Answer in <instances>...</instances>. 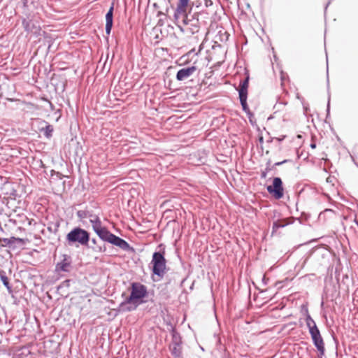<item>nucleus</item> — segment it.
<instances>
[{
    "instance_id": "obj_1",
    "label": "nucleus",
    "mask_w": 358,
    "mask_h": 358,
    "mask_svg": "<svg viewBox=\"0 0 358 358\" xmlns=\"http://www.w3.org/2000/svg\"><path fill=\"white\" fill-rule=\"evenodd\" d=\"M148 295V289L145 285L134 282L131 284L129 296L119 304L115 310L120 313L136 310L141 304L145 303L143 299Z\"/></svg>"
},
{
    "instance_id": "obj_2",
    "label": "nucleus",
    "mask_w": 358,
    "mask_h": 358,
    "mask_svg": "<svg viewBox=\"0 0 358 358\" xmlns=\"http://www.w3.org/2000/svg\"><path fill=\"white\" fill-rule=\"evenodd\" d=\"M90 217V222L92 224V229L101 241L117 246L124 251H134V248L127 241L110 232L106 227H103L99 216L92 215V217Z\"/></svg>"
},
{
    "instance_id": "obj_3",
    "label": "nucleus",
    "mask_w": 358,
    "mask_h": 358,
    "mask_svg": "<svg viewBox=\"0 0 358 358\" xmlns=\"http://www.w3.org/2000/svg\"><path fill=\"white\" fill-rule=\"evenodd\" d=\"M90 241V233L80 227H73L66 236V244L71 247H89Z\"/></svg>"
},
{
    "instance_id": "obj_4",
    "label": "nucleus",
    "mask_w": 358,
    "mask_h": 358,
    "mask_svg": "<svg viewBox=\"0 0 358 358\" xmlns=\"http://www.w3.org/2000/svg\"><path fill=\"white\" fill-rule=\"evenodd\" d=\"M306 323L313 343L320 354L318 358H322L325 353L324 343L315 320L311 317L308 310H306Z\"/></svg>"
},
{
    "instance_id": "obj_5",
    "label": "nucleus",
    "mask_w": 358,
    "mask_h": 358,
    "mask_svg": "<svg viewBox=\"0 0 358 358\" xmlns=\"http://www.w3.org/2000/svg\"><path fill=\"white\" fill-rule=\"evenodd\" d=\"M162 248L159 251H155L152 254L151 265H152V275H157L159 280L164 278L166 269V259L165 258V248L162 244L159 245Z\"/></svg>"
},
{
    "instance_id": "obj_6",
    "label": "nucleus",
    "mask_w": 358,
    "mask_h": 358,
    "mask_svg": "<svg viewBox=\"0 0 358 358\" xmlns=\"http://www.w3.org/2000/svg\"><path fill=\"white\" fill-rule=\"evenodd\" d=\"M206 14L204 12H195L192 13L189 10L187 14L181 17L182 18V24L188 27L187 29L191 34H196L204 22L201 20V16Z\"/></svg>"
},
{
    "instance_id": "obj_7",
    "label": "nucleus",
    "mask_w": 358,
    "mask_h": 358,
    "mask_svg": "<svg viewBox=\"0 0 358 358\" xmlns=\"http://www.w3.org/2000/svg\"><path fill=\"white\" fill-rule=\"evenodd\" d=\"M194 2L190 0H178L176 6L174 9L173 17L178 20L182 16L192 11Z\"/></svg>"
},
{
    "instance_id": "obj_8",
    "label": "nucleus",
    "mask_w": 358,
    "mask_h": 358,
    "mask_svg": "<svg viewBox=\"0 0 358 358\" xmlns=\"http://www.w3.org/2000/svg\"><path fill=\"white\" fill-rule=\"evenodd\" d=\"M266 190L275 199H282L284 196V187L282 179L280 177L273 178L272 185H268Z\"/></svg>"
},
{
    "instance_id": "obj_9",
    "label": "nucleus",
    "mask_w": 358,
    "mask_h": 358,
    "mask_svg": "<svg viewBox=\"0 0 358 358\" xmlns=\"http://www.w3.org/2000/svg\"><path fill=\"white\" fill-rule=\"evenodd\" d=\"M73 259L71 255L63 254L59 257V261L55 265V272L69 273L72 269Z\"/></svg>"
},
{
    "instance_id": "obj_10",
    "label": "nucleus",
    "mask_w": 358,
    "mask_h": 358,
    "mask_svg": "<svg viewBox=\"0 0 358 358\" xmlns=\"http://www.w3.org/2000/svg\"><path fill=\"white\" fill-rule=\"evenodd\" d=\"M196 70L197 68L194 65L180 69L178 71L176 78L178 81H183L190 78Z\"/></svg>"
},
{
    "instance_id": "obj_11",
    "label": "nucleus",
    "mask_w": 358,
    "mask_h": 358,
    "mask_svg": "<svg viewBox=\"0 0 358 358\" xmlns=\"http://www.w3.org/2000/svg\"><path fill=\"white\" fill-rule=\"evenodd\" d=\"M22 27L24 30L28 33L38 34L40 31V27L37 24V22L31 19H23Z\"/></svg>"
},
{
    "instance_id": "obj_12",
    "label": "nucleus",
    "mask_w": 358,
    "mask_h": 358,
    "mask_svg": "<svg viewBox=\"0 0 358 358\" xmlns=\"http://www.w3.org/2000/svg\"><path fill=\"white\" fill-rule=\"evenodd\" d=\"M1 242L3 243V244L1 245L2 247H8L10 248L14 249L17 245L23 244L24 240L21 238H17L15 236H11L8 238L0 237V243Z\"/></svg>"
},
{
    "instance_id": "obj_13",
    "label": "nucleus",
    "mask_w": 358,
    "mask_h": 358,
    "mask_svg": "<svg viewBox=\"0 0 358 358\" xmlns=\"http://www.w3.org/2000/svg\"><path fill=\"white\" fill-rule=\"evenodd\" d=\"M113 11H114V3H112L111 6L106 14V34L110 35L111 29L113 25Z\"/></svg>"
},
{
    "instance_id": "obj_14",
    "label": "nucleus",
    "mask_w": 358,
    "mask_h": 358,
    "mask_svg": "<svg viewBox=\"0 0 358 358\" xmlns=\"http://www.w3.org/2000/svg\"><path fill=\"white\" fill-rule=\"evenodd\" d=\"M38 130L41 133L43 134L46 138L50 139L52 136L54 128L53 126L48 122L43 121L41 123V126L39 127Z\"/></svg>"
},
{
    "instance_id": "obj_15",
    "label": "nucleus",
    "mask_w": 358,
    "mask_h": 358,
    "mask_svg": "<svg viewBox=\"0 0 358 358\" xmlns=\"http://www.w3.org/2000/svg\"><path fill=\"white\" fill-rule=\"evenodd\" d=\"M249 80L250 76L247 74L245 78L240 81L239 87L236 89L238 92L239 96H248Z\"/></svg>"
},
{
    "instance_id": "obj_16",
    "label": "nucleus",
    "mask_w": 358,
    "mask_h": 358,
    "mask_svg": "<svg viewBox=\"0 0 358 358\" xmlns=\"http://www.w3.org/2000/svg\"><path fill=\"white\" fill-rule=\"evenodd\" d=\"M239 99L243 110L248 116H252V113L250 111L247 103L248 96H239Z\"/></svg>"
},
{
    "instance_id": "obj_17",
    "label": "nucleus",
    "mask_w": 358,
    "mask_h": 358,
    "mask_svg": "<svg viewBox=\"0 0 358 358\" xmlns=\"http://www.w3.org/2000/svg\"><path fill=\"white\" fill-rule=\"evenodd\" d=\"M0 279L3 285L7 288L9 292L12 291V286L10 285L9 279L6 275L5 271L0 269Z\"/></svg>"
},
{
    "instance_id": "obj_18",
    "label": "nucleus",
    "mask_w": 358,
    "mask_h": 358,
    "mask_svg": "<svg viewBox=\"0 0 358 358\" xmlns=\"http://www.w3.org/2000/svg\"><path fill=\"white\" fill-rule=\"evenodd\" d=\"M171 333L172 336V345H180L182 343V341L180 334L176 331V329L174 327H172Z\"/></svg>"
},
{
    "instance_id": "obj_19",
    "label": "nucleus",
    "mask_w": 358,
    "mask_h": 358,
    "mask_svg": "<svg viewBox=\"0 0 358 358\" xmlns=\"http://www.w3.org/2000/svg\"><path fill=\"white\" fill-rule=\"evenodd\" d=\"M288 224V222H285L280 220H277L276 221H274L273 222L271 234L273 235L274 233H275L279 228H283Z\"/></svg>"
},
{
    "instance_id": "obj_20",
    "label": "nucleus",
    "mask_w": 358,
    "mask_h": 358,
    "mask_svg": "<svg viewBox=\"0 0 358 358\" xmlns=\"http://www.w3.org/2000/svg\"><path fill=\"white\" fill-rule=\"evenodd\" d=\"M59 226L60 222L59 221L52 222L48 223L47 229L50 232L56 234L58 232Z\"/></svg>"
},
{
    "instance_id": "obj_21",
    "label": "nucleus",
    "mask_w": 358,
    "mask_h": 358,
    "mask_svg": "<svg viewBox=\"0 0 358 358\" xmlns=\"http://www.w3.org/2000/svg\"><path fill=\"white\" fill-rule=\"evenodd\" d=\"M77 216L79 217V218H86L87 217H92V213H90V212L88 211H86V210H78L77 212Z\"/></svg>"
},
{
    "instance_id": "obj_22",
    "label": "nucleus",
    "mask_w": 358,
    "mask_h": 358,
    "mask_svg": "<svg viewBox=\"0 0 358 358\" xmlns=\"http://www.w3.org/2000/svg\"><path fill=\"white\" fill-rule=\"evenodd\" d=\"M91 248H92V250L96 252L102 253V252H105L106 251V248L105 245H97L95 246H92Z\"/></svg>"
},
{
    "instance_id": "obj_23",
    "label": "nucleus",
    "mask_w": 358,
    "mask_h": 358,
    "mask_svg": "<svg viewBox=\"0 0 358 358\" xmlns=\"http://www.w3.org/2000/svg\"><path fill=\"white\" fill-rule=\"evenodd\" d=\"M180 345H173V348H171V355L175 357L178 355L182 354L181 348H180Z\"/></svg>"
},
{
    "instance_id": "obj_24",
    "label": "nucleus",
    "mask_w": 358,
    "mask_h": 358,
    "mask_svg": "<svg viewBox=\"0 0 358 358\" xmlns=\"http://www.w3.org/2000/svg\"><path fill=\"white\" fill-rule=\"evenodd\" d=\"M271 170V167H266L265 170H264L261 172V178H266L267 176L268 172L270 171Z\"/></svg>"
},
{
    "instance_id": "obj_25",
    "label": "nucleus",
    "mask_w": 358,
    "mask_h": 358,
    "mask_svg": "<svg viewBox=\"0 0 358 358\" xmlns=\"http://www.w3.org/2000/svg\"><path fill=\"white\" fill-rule=\"evenodd\" d=\"M330 115V94L328 95V101H327V118Z\"/></svg>"
},
{
    "instance_id": "obj_26",
    "label": "nucleus",
    "mask_w": 358,
    "mask_h": 358,
    "mask_svg": "<svg viewBox=\"0 0 358 358\" xmlns=\"http://www.w3.org/2000/svg\"><path fill=\"white\" fill-rule=\"evenodd\" d=\"M292 162L290 159H285V160L281 161V162H275V163L274 164V166H281V165H282V164H286V163H287V162Z\"/></svg>"
},
{
    "instance_id": "obj_27",
    "label": "nucleus",
    "mask_w": 358,
    "mask_h": 358,
    "mask_svg": "<svg viewBox=\"0 0 358 358\" xmlns=\"http://www.w3.org/2000/svg\"><path fill=\"white\" fill-rule=\"evenodd\" d=\"M204 3L206 7H210L213 5V1L212 0H204Z\"/></svg>"
},
{
    "instance_id": "obj_28",
    "label": "nucleus",
    "mask_w": 358,
    "mask_h": 358,
    "mask_svg": "<svg viewBox=\"0 0 358 358\" xmlns=\"http://www.w3.org/2000/svg\"><path fill=\"white\" fill-rule=\"evenodd\" d=\"M169 10V7H167V8H166V11H165V13H164V12H162V11H159V12L157 13V16H160V15H166V14L168 13Z\"/></svg>"
},
{
    "instance_id": "obj_29",
    "label": "nucleus",
    "mask_w": 358,
    "mask_h": 358,
    "mask_svg": "<svg viewBox=\"0 0 358 358\" xmlns=\"http://www.w3.org/2000/svg\"><path fill=\"white\" fill-rule=\"evenodd\" d=\"M7 87L6 84H3L0 85V91H1L0 96H3V91L5 90V88Z\"/></svg>"
},
{
    "instance_id": "obj_30",
    "label": "nucleus",
    "mask_w": 358,
    "mask_h": 358,
    "mask_svg": "<svg viewBox=\"0 0 358 358\" xmlns=\"http://www.w3.org/2000/svg\"><path fill=\"white\" fill-rule=\"evenodd\" d=\"M70 282H71V280H64L62 284V286H66V287H69V284H70Z\"/></svg>"
},
{
    "instance_id": "obj_31",
    "label": "nucleus",
    "mask_w": 358,
    "mask_h": 358,
    "mask_svg": "<svg viewBox=\"0 0 358 358\" xmlns=\"http://www.w3.org/2000/svg\"><path fill=\"white\" fill-rule=\"evenodd\" d=\"M331 336H332L333 340H334V341L335 342V343H336V344H338V339H337V338H336V336H335V334H334V332L331 334Z\"/></svg>"
},
{
    "instance_id": "obj_32",
    "label": "nucleus",
    "mask_w": 358,
    "mask_h": 358,
    "mask_svg": "<svg viewBox=\"0 0 358 358\" xmlns=\"http://www.w3.org/2000/svg\"><path fill=\"white\" fill-rule=\"evenodd\" d=\"M285 138H286V136L284 135V136H281L280 137L276 138V140L278 142H282Z\"/></svg>"
},
{
    "instance_id": "obj_33",
    "label": "nucleus",
    "mask_w": 358,
    "mask_h": 358,
    "mask_svg": "<svg viewBox=\"0 0 358 358\" xmlns=\"http://www.w3.org/2000/svg\"><path fill=\"white\" fill-rule=\"evenodd\" d=\"M332 0H329L327 3L326 4L325 7H324V15H326V12H327V8L328 6L330 5L331 2Z\"/></svg>"
},
{
    "instance_id": "obj_34",
    "label": "nucleus",
    "mask_w": 358,
    "mask_h": 358,
    "mask_svg": "<svg viewBox=\"0 0 358 358\" xmlns=\"http://www.w3.org/2000/svg\"><path fill=\"white\" fill-rule=\"evenodd\" d=\"M248 118H249L250 123L252 124H254V122H253L254 115L252 114V116H248Z\"/></svg>"
},
{
    "instance_id": "obj_35",
    "label": "nucleus",
    "mask_w": 358,
    "mask_h": 358,
    "mask_svg": "<svg viewBox=\"0 0 358 358\" xmlns=\"http://www.w3.org/2000/svg\"><path fill=\"white\" fill-rule=\"evenodd\" d=\"M91 242H92V243L94 246L98 245V244H97V241H96V240L95 238H92V239L91 240Z\"/></svg>"
},
{
    "instance_id": "obj_36",
    "label": "nucleus",
    "mask_w": 358,
    "mask_h": 358,
    "mask_svg": "<svg viewBox=\"0 0 358 358\" xmlns=\"http://www.w3.org/2000/svg\"><path fill=\"white\" fill-rule=\"evenodd\" d=\"M262 282L264 285H266L267 284V282H268V279L266 278L265 276L263 277L262 278Z\"/></svg>"
},
{
    "instance_id": "obj_37",
    "label": "nucleus",
    "mask_w": 358,
    "mask_h": 358,
    "mask_svg": "<svg viewBox=\"0 0 358 358\" xmlns=\"http://www.w3.org/2000/svg\"><path fill=\"white\" fill-rule=\"evenodd\" d=\"M310 148L315 149L316 148V144L315 143H313L310 144Z\"/></svg>"
},
{
    "instance_id": "obj_38",
    "label": "nucleus",
    "mask_w": 358,
    "mask_h": 358,
    "mask_svg": "<svg viewBox=\"0 0 358 358\" xmlns=\"http://www.w3.org/2000/svg\"><path fill=\"white\" fill-rule=\"evenodd\" d=\"M178 27L179 29H180L182 32H184V31H185V30H184V29H183V27H182V26L178 25Z\"/></svg>"
},
{
    "instance_id": "obj_39",
    "label": "nucleus",
    "mask_w": 358,
    "mask_h": 358,
    "mask_svg": "<svg viewBox=\"0 0 358 358\" xmlns=\"http://www.w3.org/2000/svg\"><path fill=\"white\" fill-rule=\"evenodd\" d=\"M174 357V358H183V357H182V354H180V355H176V356H175V357Z\"/></svg>"
},
{
    "instance_id": "obj_40",
    "label": "nucleus",
    "mask_w": 358,
    "mask_h": 358,
    "mask_svg": "<svg viewBox=\"0 0 358 358\" xmlns=\"http://www.w3.org/2000/svg\"><path fill=\"white\" fill-rule=\"evenodd\" d=\"M259 142H260L261 143H263V141H264V138H263V137H262V136H260V137H259Z\"/></svg>"
},
{
    "instance_id": "obj_41",
    "label": "nucleus",
    "mask_w": 358,
    "mask_h": 358,
    "mask_svg": "<svg viewBox=\"0 0 358 358\" xmlns=\"http://www.w3.org/2000/svg\"><path fill=\"white\" fill-rule=\"evenodd\" d=\"M271 165V160H268L266 163V167H270Z\"/></svg>"
},
{
    "instance_id": "obj_42",
    "label": "nucleus",
    "mask_w": 358,
    "mask_h": 358,
    "mask_svg": "<svg viewBox=\"0 0 358 358\" xmlns=\"http://www.w3.org/2000/svg\"><path fill=\"white\" fill-rule=\"evenodd\" d=\"M329 72V70H328V66L327 67V73H328ZM327 83L329 84V76L327 75Z\"/></svg>"
},
{
    "instance_id": "obj_43",
    "label": "nucleus",
    "mask_w": 358,
    "mask_h": 358,
    "mask_svg": "<svg viewBox=\"0 0 358 358\" xmlns=\"http://www.w3.org/2000/svg\"><path fill=\"white\" fill-rule=\"evenodd\" d=\"M153 6H154L155 8H158V5H157V3H155L153 4Z\"/></svg>"
},
{
    "instance_id": "obj_44",
    "label": "nucleus",
    "mask_w": 358,
    "mask_h": 358,
    "mask_svg": "<svg viewBox=\"0 0 358 358\" xmlns=\"http://www.w3.org/2000/svg\"><path fill=\"white\" fill-rule=\"evenodd\" d=\"M193 286H194V283H192V285L190 286V289H193Z\"/></svg>"
},
{
    "instance_id": "obj_45",
    "label": "nucleus",
    "mask_w": 358,
    "mask_h": 358,
    "mask_svg": "<svg viewBox=\"0 0 358 358\" xmlns=\"http://www.w3.org/2000/svg\"><path fill=\"white\" fill-rule=\"evenodd\" d=\"M126 296V294H125L124 292V293H122V297H124V296Z\"/></svg>"
},
{
    "instance_id": "obj_46",
    "label": "nucleus",
    "mask_w": 358,
    "mask_h": 358,
    "mask_svg": "<svg viewBox=\"0 0 358 358\" xmlns=\"http://www.w3.org/2000/svg\"><path fill=\"white\" fill-rule=\"evenodd\" d=\"M185 279H183V280H182V283H183V282H185Z\"/></svg>"
}]
</instances>
